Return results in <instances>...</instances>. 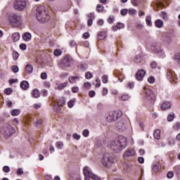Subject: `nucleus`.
<instances>
[{
	"instance_id": "nucleus-16",
	"label": "nucleus",
	"mask_w": 180,
	"mask_h": 180,
	"mask_svg": "<svg viewBox=\"0 0 180 180\" xmlns=\"http://www.w3.org/2000/svg\"><path fill=\"white\" fill-rule=\"evenodd\" d=\"M146 75V70H140L136 72V78L137 81H143L144 76Z\"/></svg>"
},
{
	"instance_id": "nucleus-43",
	"label": "nucleus",
	"mask_w": 180,
	"mask_h": 180,
	"mask_svg": "<svg viewBox=\"0 0 180 180\" xmlns=\"http://www.w3.org/2000/svg\"><path fill=\"white\" fill-rule=\"evenodd\" d=\"M148 82H149V84H154V82H155V78H154L153 76H150L148 78Z\"/></svg>"
},
{
	"instance_id": "nucleus-10",
	"label": "nucleus",
	"mask_w": 180,
	"mask_h": 180,
	"mask_svg": "<svg viewBox=\"0 0 180 180\" xmlns=\"http://www.w3.org/2000/svg\"><path fill=\"white\" fill-rule=\"evenodd\" d=\"M60 68L62 70H65V68H70L71 67V58L69 56H65L63 59L60 60L58 64Z\"/></svg>"
},
{
	"instance_id": "nucleus-61",
	"label": "nucleus",
	"mask_w": 180,
	"mask_h": 180,
	"mask_svg": "<svg viewBox=\"0 0 180 180\" xmlns=\"http://www.w3.org/2000/svg\"><path fill=\"white\" fill-rule=\"evenodd\" d=\"M41 79H46L47 78V73L42 72L41 74Z\"/></svg>"
},
{
	"instance_id": "nucleus-39",
	"label": "nucleus",
	"mask_w": 180,
	"mask_h": 180,
	"mask_svg": "<svg viewBox=\"0 0 180 180\" xmlns=\"http://www.w3.org/2000/svg\"><path fill=\"white\" fill-rule=\"evenodd\" d=\"M62 51L60 49H56L53 51V54L54 56H56V57H58V56H61Z\"/></svg>"
},
{
	"instance_id": "nucleus-37",
	"label": "nucleus",
	"mask_w": 180,
	"mask_h": 180,
	"mask_svg": "<svg viewBox=\"0 0 180 180\" xmlns=\"http://www.w3.org/2000/svg\"><path fill=\"white\" fill-rule=\"evenodd\" d=\"M13 58L15 61H16V60H18V58H19V53H18V51H15L13 53Z\"/></svg>"
},
{
	"instance_id": "nucleus-11",
	"label": "nucleus",
	"mask_w": 180,
	"mask_h": 180,
	"mask_svg": "<svg viewBox=\"0 0 180 180\" xmlns=\"http://www.w3.org/2000/svg\"><path fill=\"white\" fill-rule=\"evenodd\" d=\"M115 129H117L118 131H124V130H126V120H120L117 122L115 124Z\"/></svg>"
},
{
	"instance_id": "nucleus-32",
	"label": "nucleus",
	"mask_w": 180,
	"mask_h": 180,
	"mask_svg": "<svg viewBox=\"0 0 180 180\" xmlns=\"http://www.w3.org/2000/svg\"><path fill=\"white\" fill-rule=\"evenodd\" d=\"M142 60L143 58L140 55L136 56L134 58V61L136 64H139V63H141Z\"/></svg>"
},
{
	"instance_id": "nucleus-25",
	"label": "nucleus",
	"mask_w": 180,
	"mask_h": 180,
	"mask_svg": "<svg viewBox=\"0 0 180 180\" xmlns=\"http://www.w3.org/2000/svg\"><path fill=\"white\" fill-rule=\"evenodd\" d=\"M69 82L70 84H75V82H77V81H79V77L78 76H76V77H73V76H71L69 77Z\"/></svg>"
},
{
	"instance_id": "nucleus-21",
	"label": "nucleus",
	"mask_w": 180,
	"mask_h": 180,
	"mask_svg": "<svg viewBox=\"0 0 180 180\" xmlns=\"http://www.w3.org/2000/svg\"><path fill=\"white\" fill-rule=\"evenodd\" d=\"M63 105H65V100L63 98H62L58 102V105H53V109H57V108H59L60 106H63Z\"/></svg>"
},
{
	"instance_id": "nucleus-44",
	"label": "nucleus",
	"mask_w": 180,
	"mask_h": 180,
	"mask_svg": "<svg viewBox=\"0 0 180 180\" xmlns=\"http://www.w3.org/2000/svg\"><path fill=\"white\" fill-rule=\"evenodd\" d=\"M174 60L180 65V53H177L174 56Z\"/></svg>"
},
{
	"instance_id": "nucleus-35",
	"label": "nucleus",
	"mask_w": 180,
	"mask_h": 180,
	"mask_svg": "<svg viewBox=\"0 0 180 180\" xmlns=\"http://www.w3.org/2000/svg\"><path fill=\"white\" fill-rule=\"evenodd\" d=\"M79 69L82 70V71H86V70H88V65L86 64H82L79 65Z\"/></svg>"
},
{
	"instance_id": "nucleus-47",
	"label": "nucleus",
	"mask_w": 180,
	"mask_h": 180,
	"mask_svg": "<svg viewBox=\"0 0 180 180\" xmlns=\"http://www.w3.org/2000/svg\"><path fill=\"white\" fill-rule=\"evenodd\" d=\"M122 101H129L130 99V96L128 94H124L121 97Z\"/></svg>"
},
{
	"instance_id": "nucleus-40",
	"label": "nucleus",
	"mask_w": 180,
	"mask_h": 180,
	"mask_svg": "<svg viewBox=\"0 0 180 180\" xmlns=\"http://www.w3.org/2000/svg\"><path fill=\"white\" fill-rule=\"evenodd\" d=\"M75 104V101L74 100H70V101H68V108H73L74 105Z\"/></svg>"
},
{
	"instance_id": "nucleus-59",
	"label": "nucleus",
	"mask_w": 180,
	"mask_h": 180,
	"mask_svg": "<svg viewBox=\"0 0 180 180\" xmlns=\"http://www.w3.org/2000/svg\"><path fill=\"white\" fill-rule=\"evenodd\" d=\"M167 178H169V179H171V178H173L174 177V172H169L167 173Z\"/></svg>"
},
{
	"instance_id": "nucleus-6",
	"label": "nucleus",
	"mask_w": 180,
	"mask_h": 180,
	"mask_svg": "<svg viewBox=\"0 0 180 180\" xmlns=\"http://www.w3.org/2000/svg\"><path fill=\"white\" fill-rule=\"evenodd\" d=\"M27 6V1L26 0H15L13 3V8L18 12L25 11Z\"/></svg>"
},
{
	"instance_id": "nucleus-50",
	"label": "nucleus",
	"mask_w": 180,
	"mask_h": 180,
	"mask_svg": "<svg viewBox=\"0 0 180 180\" xmlns=\"http://www.w3.org/2000/svg\"><path fill=\"white\" fill-rule=\"evenodd\" d=\"M3 171H4V172H6V174H8V173L11 172V169L9 168L8 166H4L3 167Z\"/></svg>"
},
{
	"instance_id": "nucleus-55",
	"label": "nucleus",
	"mask_w": 180,
	"mask_h": 180,
	"mask_svg": "<svg viewBox=\"0 0 180 180\" xmlns=\"http://www.w3.org/2000/svg\"><path fill=\"white\" fill-rule=\"evenodd\" d=\"M72 136H73V139H75V140H79V139H81V136L78 135V134H77V133H74Z\"/></svg>"
},
{
	"instance_id": "nucleus-54",
	"label": "nucleus",
	"mask_w": 180,
	"mask_h": 180,
	"mask_svg": "<svg viewBox=\"0 0 180 180\" xmlns=\"http://www.w3.org/2000/svg\"><path fill=\"white\" fill-rule=\"evenodd\" d=\"M96 88H99L101 86V79L97 78L96 79Z\"/></svg>"
},
{
	"instance_id": "nucleus-17",
	"label": "nucleus",
	"mask_w": 180,
	"mask_h": 180,
	"mask_svg": "<svg viewBox=\"0 0 180 180\" xmlns=\"http://www.w3.org/2000/svg\"><path fill=\"white\" fill-rule=\"evenodd\" d=\"M114 75H115V77H117V78H118L120 82H123L122 78L124 77V75H123V73H122V72H120V70L114 71Z\"/></svg>"
},
{
	"instance_id": "nucleus-63",
	"label": "nucleus",
	"mask_w": 180,
	"mask_h": 180,
	"mask_svg": "<svg viewBox=\"0 0 180 180\" xmlns=\"http://www.w3.org/2000/svg\"><path fill=\"white\" fill-rule=\"evenodd\" d=\"M27 48V46H26L25 44H22L20 45V49L21 50H26Z\"/></svg>"
},
{
	"instance_id": "nucleus-42",
	"label": "nucleus",
	"mask_w": 180,
	"mask_h": 180,
	"mask_svg": "<svg viewBox=\"0 0 180 180\" xmlns=\"http://www.w3.org/2000/svg\"><path fill=\"white\" fill-rule=\"evenodd\" d=\"M86 16L89 19H91V20L95 19V13H87Z\"/></svg>"
},
{
	"instance_id": "nucleus-3",
	"label": "nucleus",
	"mask_w": 180,
	"mask_h": 180,
	"mask_svg": "<svg viewBox=\"0 0 180 180\" xmlns=\"http://www.w3.org/2000/svg\"><path fill=\"white\" fill-rule=\"evenodd\" d=\"M37 19L40 23H46L50 20L49 11L44 7H39L37 9Z\"/></svg>"
},
{
	"instance_id": "nucleus-36",
	"label": "nucleus",
	"mask_w": 180,
	"mask_h": 180,
	"mask_svg": "<svg viewBox=\"0 0 180 180\" xmlns=\"http://www.w3.org/2000/svg\"><path fill=\"white\" fill-rule=\"evenodd\" d=\"M20 113V111L18 109H14L11 111L12 116H18Z\"/></svg>"
},
{
	"instance_id": "nucleus-27",
	"label": "nucleus",
	"mask_w": 180,
	"mask_h": 180,
	"mask_svg": "<svg viewBox=\"0 0 180 180\" xmlns=\"http://www.w3.org/2000/svg\"><path fill=\"white\" fill-rule=\"evenodd\" d=\"M103 9H105V7L102 4H98L96 7V11L98 13H102V12H103Z\"/></svg>"
},
{
	"instance_id": "nucleus-58",
	"label": "nucleus",
	"mask_w": 180,
	"mask_h": 180,
	"mask_svg": "<svg viewBox=\"0 0 180 180\" xmlns=\"http://www.w3.org/2000/svg\"><path fill=\"white\" fill-rule=\"evenodd\" d=\"M95 91L91 90L89 91V96H90V98H94V96H95Z\"/></svg>"
},
{
	"instance_id": "nucleus-22",
	"label": "nucleus",
	"mask_w": 180,
	"mask_h": 180,
	"mask_svg": "<svg viewBox=\"0 0 180 180\" xmlns=\"http://www.w3.org/2000/svg\"><path fill=\"white\" fill-rule=\"evenodd\" d=\"M20 88L24 91H26L29 88V82L27 81H22L20 82Z\"/></svg>"
},
{
	"instance_id": "nucleus-53",
	"label": "nucleus",
	"mask_w": 180,
	"mask_h": 180,
	"mask_svg": "<svg viewBox=\"0 0 180 180\" xmlns=\"http://www.w3.org/2000/svg\"><path fill=\"white\" fill-rule=\"evenodd\" d=\"M82 134L84 137H88V136H89V130L84 129L82 132Z\"/></svg>"
},
{
	"instance_id": "nucleus-57",
	"label": "nucleus",
	"mask_w": 180,
	"mask_h": 180,
	"mask_svg": "<svg viewBox=\"0 0 180 180\" xmlns=\"http://www.w3.org/2000/svg\"><path fill=\"white\" fill-rule=\"evenodd\" d=\"M78 91H79V89L77 86L72 88V92H73V94H77Z\"/></svg>"
},
{
	"instance_id": "nucleus-8",
	"label": "nucleus",
	"mask_w": 180,
	"mask_h": 180,
	"mask_svg": "<svg viewBox=\"0 0 180 180\" xmlns=\"http://www.w3.org/2000/svg\"><path fill=\"white\" fill-rule=\"evenodd\" d=\"M122 117V111H112L110 112L106 116L107 122L112 123V122H116L119 117Z\"/></svg>"
},
{
	"instance_id": "nucleus-41",
	"label": "nucleus",
	"mask_w": 180,
	"mask_h": 180,
	"mask_svg": "<svg viewBox=\"0 0 180 180\" xmlns=\"http://www.w3.org/2000/svg\"><path fill=\"white\" fill-rule=\"evenodd\" d=\"M150 67L151 68H158V70H160V68L159 66H158L157 62L155 61H153L150 63Z\"/></svg>"
},
{
	"instance_id": "nucleus-51",
	"label": "nucleus",
	"mask_w": 180,
	"mask_h": 180,
	"mask_svg": "<svg viewBox=\"0 0 180 180\" xmlns=\"http://www.w3.org/2000/svg\"><path fill=\"white\" fill-rule=\"evenodd\" d=\"M127 12H129V10L124 8L120 11V13L122 16H126V15H127Z\"/></svg>"
},
{
	"instance_id": "nucleus-23",
	"label": "nucleus",
	"mask_w": 180,
	"mask_h": 180,
	"mask_svg": "<svg viewBox=\"0 0 180 180\" xmlns=\"http://www.w3.org/2000/svg\"><path fill=\"white\" fill-rule=\"evenodd\" d=\"M153 136L156 140H160L161 139V131L160 129L155 130Z\"/></svg>"
},
{
	"instance_id": "nucleus-13",
	"label": "nucleus",
	"mask_w": 180,
	"mask_h": 180,
	"mask_svg": "<svg viewBox=\"0 0 180 180\" xmlns=\"http://www.w3.org/2000/svg\"><path fill=\"white\" fill-rule=\"evenodd\" d=\"M136 155V150L134 148H128L123 154L124 158H129V157H134Z\"/></svg>"
},
{
	"instance_id": "nucleus-18",
	"label": "nucleus",
	"mask_w": 180,
	"mask_h": 180,
	"mask_svg": "<svg viewBox=\"0 0 180 180\" xmlns=\"http://www.w3.org/2000/svg\"><path fill=\"white\" fill-rule=\"evenodd\" d=\"M171 108V103L169 101H165L163 102L162 105H161V109L162 110H167V109Z\"/></svg>"
},
{
	"instance_id": "nucleus-20",
	"label": "nucleus",
	"mask_w": 180,
	"mask_h": 180,
	"mask_svg": "<svg viewBox=\"0 0 180 180\" xmlns=\"http://www.w3.org/2000/svg\"><path fill=\"white\" fill-rule=\"evenodd\" d=\"M25 72L26 74H32L33 72V65L27 64L25 66Z\"/></svg>"
},
{
	"instance_id": "nucleus-4",
	"label": "nucleus",
	"mask_w": 180,
	"mask_h": 180,
	"mask_svg": "<svg viewBox=\"0 0 180 180\" xmlns=\"http://www.w3.org/2000/svg\"><path fill=\"white\" fill-rule=\"evenodd\" d=\"M8 20L10 25L13 27H19V26L22 25V16L17 14L10 15Z\"/></svg>"
},
{
	"instance_id": "nucleus-9",
	"label": "nucleus",
	"mask_w": 180,
	"mask_h": 180,
	"mask_svg": "<svg viewBox=\"0 0 180 180\" xmlns=\"http://www.w3.org/2000/svg\"><path fill=\"white\" fill-rule=\"evenodd\" d=\"M143 95L146 99V101H155V94H154V91L151 90V89L148 87H144Z\"/></svg>"
},
{
	"instance_id": "nucleus-31",
	"label": "nucleus",
	"mask_w": 180,
	"mask_h": 180,
	"mask_svg": "<svg viewBox=\"0 0 180 180\" xmlns=\"http://www.w3.org/2000/svg\"><path fill=\"white\" fill-rule=\"evenodd\" d=\"M32 96L34 98H39L40 97V92L37 89H34L32 91Z\"/></svg>"
},
{
	"instance_id": "nucleus-1",
	"label": "nucleus",
	"mask_w": 180,
	"mask_h": 180,
	"mask_svg": "<svg viewBox=\"0 0 180 180\" xmlns=\"http://www.w3.org/2000/svg\"><path fill=\"white\" fill-rule=\"evenodd\" d=\"M108 147L113 151H122L127 147V139L124 136H120L117 141H111L108 143Z\"/></svg>"
},
{
	"instance_id": "nucleus-7",
	"label": "nucleus",
	"mask_w": 180,
	"mask_h": 180,
	"mask_svg": "<svg viewBox=\"0 0 180 180\" xmlns=\"http://www.w3.org/2000/svg\"><path fill=\"white\" fill-rule=\"evenodd\" d=\"M83 171L84 175L85 176V180H89L90 179L93 180H101V178H99V176L92 174V170H91V168H89V167H85Z\"/></svg>"
},
{
	"instance_id": "nucleus-62",
	"label": "nucleus",
	"mask_w": 180,
	"mask_h": 180,
	"mask_svg": "<svg viewBox=\"0 0 180 180\" xmlns=\"http://www.w3.org/2000/svg\"><path fill=\"white\" fill-rule=\"evenodd\" d=\"M17 174L18 175H23V170L22 168H18L17 170Z\"/></svg>"
},
{
	"instance_id": "nucleus-52",
	"label": "nucleus",
	"mask_w": 180,
	"mask_h": 180,
	"mask_svg": "<svg viewBox=\"0 0 180 180\" xmlns=\"http://www.w3.org/2000/svg\"><path fill=\"white\" fill-rule=\"evenodd\" d=\"M174 130H180V122H176L173 126Z\"/></svg>"
},
{
	"instance_id": "nucleus-29",
	"label": "nucleus",
	"mask_w": 180,
	"mask_h": 180,
	"mask_svg": "<svg viewBox=\"0 0 180 180\" xmlns=\"http://www.w3.org/2000/svg\"><path fill=\"white\" fill-rule=\"evenodd\" d=\"M97 37L99 40H103V39L106 38V34L103 32H98Z\"/></svg>"
},
{
	"instance_id": "nucleus-26",
	"label": "nucleus",
	"mask_w": 180,
	"mask_h": 180,
	"mask_svg": "<svg viewBox=\"0 0 180 180\" xmlns=\"http://www.w3.org/2000/svg\"><path fill=\"white\" fill-rule=\"evenodd\" d=\"M12 39L15 42L19 41V39H20V34H19L18 32L13 33L12 34Z\"/></svg>"
},
{
	"instance_id": "nucleus-38",
	"label": "nucleus",
	"mask_w": 180,
	"mask_h": 180,
	"mask_svg": "<svg viewBox=\"0 0 180 180\" xmlns=\"http://www.w3.org/2000/svg\"><path fill=\"white\" fill-rule=\"evenodd\" d=\"M175 117V114H169L168 116H167V120L168 122H172V120H174Z\"/></svg>"
},
{
	"instance_id": "nucleus-28",
	"label": "nucleus",
	"mask_w": 180,
	"mask_h": 180,
	"mask_svg": "<svg viewBox=\"0 0 180 180\" xmlns=\"http://www.w3.org/2000/svg\"><path fill=\"white\" fill-rule=\"evenodd\" d=\"M160 169H161V166L160 165V164L156 163V164L153 165V172H158V171H160Z\"/></svg>"
},
{
	"instance_id": "nucleus-33",
	"label": "nucleus",
	"mask_w": 180,
	"mask_h": 180,
	"mask_svg": "<svg viewBox=\"0 0 180 180\" xmlns=\"http://www.w3.org/2000/svg\"><path fill=\"white\" fill-rule=\"evenodd\" d=\"M160 17L162 19L164 20H168V15L165 13V11H162L160 13Z\"/></svg>"
},
{
	"instance_id": "nucleus-2",
	"label": "nucleus",
	"mask_w": 180,
	"mask_h": 180,
	"mask_svg": "<svg viewBox=\"0 0 180 180\" xmlns=\"http://www.w3.org/2000/svg\"><path fill=\"white\" fill-rule=\"evenodd\" d=\"M116 161H117L116 156H115L113 153H104L101 158V163L103 167H105V168H112V166L115 162H116Z\"/></svg>"
},
{
	"instance_id": "nucleus-15",
	"label": "nucleus",
	"mask_w": 180,
	"mask_h": 180,
	"mask_svg": "<svg viewBox=\"0 0 180 180\" xmlns=\"http://www.w3.org/2000/svg\"><path fill=\"white\" fill-rule=\"evenodd\" d=\"M174 34L169 32H165L163 34L162 38L166 43H171L172 41V37Z\"/></svg>"
},
{
	"instance_id": "nucleus-34",
	"label": "nucleus",
	"mask_w": 180,
	"mask_h": 180,
	"mask_svg": "<svg viewBox=\"0 0 180 180\" xmlns=\"http://www.w3.org/2000/svg\"><path fill=\"white\" fill-rule=\"evenodd\" d=\"M146 22L148 26H153V22H151V16H147L146 18Z\"/></svg>"
},
{
	"instance_id": "nucleus-48",
	"label": "nucleus",
	"mask_w": 180,
	"mask_h": 180,
	"mask_svg": "<svg viewBox=\"0 0 180 180\" xmlns=\"http://www.w3.org/2000/svg\"><path fill=\"white\" fill-rule=\"evenodd\" d=\"M12 71H13L15 73L16 72H19V67H18L17 65H13L11 68Z\"/></svg>"
},
{
	"instance_id": "nucleus-19",
	"label": "nucleus",
	"mask_w": 180,
	"mask_h": 180,
	"mask_svg": "<svg viewBox=\"0 0 180 180\" xmlns=\"http://www.w3.org/2000/svg\"><path fill=\"white\" fill-rule=\"evenodd\" d=\"M155 26L158 29H161L164 26V22L161 19L156 20L155 21Z\"/></svg>"
},
{
	"instance_id": "nucleus-49",
	"label": "nucleus",
	"mask_w": 180,
	"mask_h": 180,
	"mask_svg": "<svg viewBox=\"0 0 180 180\" xmlns=\"http://www.w3.org/2000/svg\"><path fill=\"white\" fill-rule=\"evenodd\" d=\"M12 89L11 88H7L4 90V93L6 94V95H11L12 94Z\"/></svg>"
},
{
	"instance_id": "nucleus-12",
	"label": "nucleus",
	"mask_w": 180,
	"mask_h": 180,
	"mask_svg": "<svg viewBox=\"0 0 180 180\" xmlns=\"http://www.w3.org/2000/svg\"><path fill=\"white\" fill-rule=\"evenodd\" d=\"M167 78L170 82H175L176 79V75L172 70H169L167 73Z\"/></svg>"
},
{
	"instance_id": "nucleus-5",
	"label": "nucleus",
	"mask_w": 180,
	"mask_h": 180,
	"mask_svg": "<svg viewBox=\"0 0 180 180\" xmlns=\"http://www.w3.org/2000/svg\"><path fill=\"white\" fill-rule=\"evenodd\" d=\"M150 50L152 53H154L155 54H158L159 57L160 58H165V51H164V49L161 48V46L158 44H153L150 46Z\"/></svg>"
},
{
	"instance_id": "nucleus-60",
	"label": "nucleus",
	"mask_w": 180,
	"mask_h": 180,
	"mask_svg": "<svg viewBox=\"0 0 180 180\" xmlns=\"http://www.w3.org/2000/svg\"><path fill=\"white\" fill-rule=\"evenodd\" d=\"M117 26L118 27V29L120 30V29H124V24L123 23H120V22H118L117 24Z\"/></svg>"
},
{
	"instance_id": "nucleus-30",
	"label": "nucleus",
	"mask_w": 180,
	"mask_h": 180,
	"mask_svg": "<svg viewBox=\"0 0 180 180\" xmlns=\"http://www.w3.org/2000/svg\"><path fill=\"white\" fill-rule=\"evenodd\" d=\"M68 82H64V83H61L58 86V89L59 91H61L63 89H64L65 88V86H67Z\"/></svg>"
},
{
	"instance_id": "nucleus-64",
	"label": "nucleus",
	"mask_w": 180,
	"mask_h": 180,
	"mask_svg": "<svg viewBox=\"0 0 180 180\" xmlns=\"http://www.w3.org/2000/svg\"><path fill=\"white\" fill-rule=\"evenodd\" d=\"M84 88H87V89H88L91 88V83H89L88 82H85L84 84Z\"/></svg>"
},
{
	"instance_id": "nucleus-24",
	"label": "nucleus",
	"mask_w": 180,
	"mask_h": 180,
	"mask_svg": "<svg viewBox=\"0 0 180 180\" xmlns=\"http://www.w3.org/2000/svg\"><path fill=\"white\" fill-rule=\"evenodd\" d=\"M22 39L25 41H29V40L32 39V34L29 32H25L22 36Z\"/></svg>"
},
{
	"instance_id": "nucleus-14",
	"label": "nucleus",
	"mask_w": 180,
	"mask_h": 180,
	"mask_svg": "<svg viewBox=\"0 0 180 180\" xmlns=\"http://www.w3.org/2000/svg\"><path fill=\"white\" fill-rule=\"evenodd\" d=\"M15 131V128H13V127L11 125H8L5 130L4 136H6V137H11V136H12V134H13Z\"/></svg>"
},
{
	"instance_id": "nucleus-56",
	"label": "nucleus",
	"mask_w": 180,
	"mask_h": 180,
	"mask_svg": "<svg viewBox=\"0 0 180 180\" xmlns=\"http://www.w3.org/2000/svg\"><path fill=\"white\" fill-rule=\"evenodd\" d=\"M102 82H103V84H108V77L106 75L102 77Z\"/></svg>"
},
{
	"instance_id": "nucleus-46",
	"label": "nucleus",
	"mask_w": 180,
	"mask_h": 180,
	"mask_svg": "<svg viewBox=\"0 0 180 180\" xmlns=\"http://www.w3.org/2000/svg\"><path fill=\"white\" fill-rule=\"evenodd\" d=\"M56 147L58 148H59L60 150H61L63 148V147H64V143H63V142L58 141L56 143Z\"/></svg>"
},
{
	"instance_id": "nucleus-45",
	"label": "nucleus",
	"mask_w": 180,
	"mask_h": 180,
	"mask_svg": "<svg viewBox=\"0 0 180 180\" xmlns=\"http://www.w3.org/2000/svg\"><path fill=\"white\" fill-rule=\"evenodd\" d=\"M92 77H94V75H92V73H91V72H88L85 75V78L86 79H91V78H92Z\"/></svg>"
}]
</instances>
